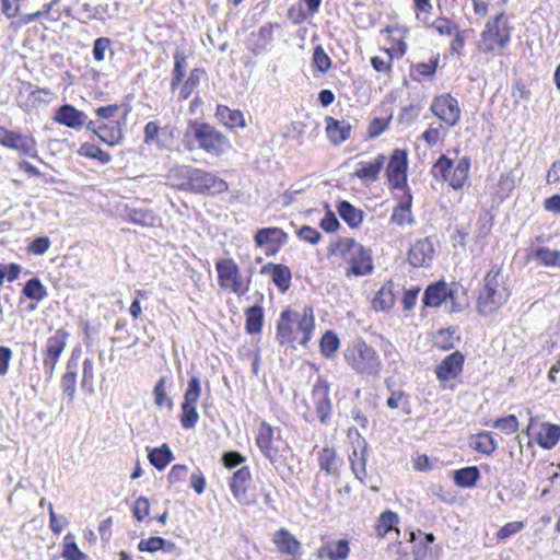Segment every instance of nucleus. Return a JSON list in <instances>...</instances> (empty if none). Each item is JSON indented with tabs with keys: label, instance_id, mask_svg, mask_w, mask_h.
Here are the masks:
<instances>
[{
	"label": "nucleus",
	"instance_id": "nucleus-54",
	"mask_svg": "<svg viewBox=\"0 0 560 560\" xmlns=\"http://www.w3.org/2000/svg\"><path fill=\"white\" fill-rule=\"evenodd\" d=\"M440 35L451 36L459 31L456 23L447 18L440 16L435 19L431 25Z\"/></svg>",
	"mask_w": 560,
	"mask_h": 560
},
{
	"label": "nucleus",
	"instance_id": "nucleus-33",
	"mask_svg": "<svg viewBox=\"0 0 560 560\" xmlns=\"http://www.w3.org/2000/svg\"><path fill=\"white\" fill-rule=\"evenodd\" d=\"M479 478L480 472L476 466L464 467L454 471V481L462 488L474 487Z\"/></svg>",
	"mask_w": 560,
	"mask_h": 560
},
{
	"label": "nucleus",
	"instance_id": "nucleus-43",
	"mask_svg": "<svg viewBox=\"0 0 560 560\" xmlns=\"http://www.w3.org/2000/svg\"><path fill=\"white\" fill-rule=\"evenodd\" d=\"M77 364L70 360L67 365V372L63 374L61 378V388L62 392L73 398L75 394V384H77V373H75Z\"/></svg>",
	"mask_w": 560,
	"mask_h": 560
},
{
	"label": "nucleus",
	"instance_id": "nucleus-13",
	"mask_svg": "<svg viewBox=\"0 0 560 560\" xmlns=\"http://www.w3.org/2000/svg\"><path fill=\"white\" fill-rule=\"evenodd\" d=\"M54 119L58 124L74 130H79L82 127L86 128V124L89 122L88 116L70 104L60 106L56 110Z\"/></svg>",
	"mask_w": 560,
	"mask_h": 560
},
{
	"label": "nucleus",
	"instance_id": "nucleus-31",
	"mask_svg": "<svg viewBox=\"0 0 560 560\" xmlns=\"http://www.w3.org/2000/svg\"><path fill=\"white\" fill-rule=\"evenodd\" d=\"M398 515L392 511H385L377 520L375 530L378 537H385L387 534L399 535L396 528Z\"/></svg>",
	"mask_w": 560,
	"mask_h": 560
},
{
	"label": "nucleus",
	"instance_id": "nucleus-5",
	"mask_svg": "<svg viewBox=\"0 0 560 560\" xmlns=\"http://www.w3.org/2000/svg\"><path fill=\"white\" fill-rule=\"evenodd\" d=\"M256 443L260 452L276 469L284 465L288 446L280 439L273 438V429L265 421L258 427Z\"/></svg>",
	"mask_w": 560,
	"mask_h": 560
},
{
	"label": "nucleus",
	"instance_id": "nucleus-9",
	"mask_svg": "<svg viewBox=\"0 0 560 560\" xmlns=\"http://www.w3.org/2000/svg\"><path fill=\"white\" fill-rule=\"evenodd\" d=\"M187 191L195 194H222L228 190V183L213 173L195 168Z\"/></svg>",
	"mask_w": 560,
	"mask_h": 560
},
{
	"label": "nucleus",
	"instance_id": "nucleus-42",
	"mask_svg": "<svg viewBox=\"0 0 560 560\" xmlns=\"http://www.w3.org/2000/svg\"><path fill=\"white\" fill-rule=\"evenodd\" d=\"M395 303V296L390 285H383L372 301L375 311L389 310Z\"/></svg>",
	"mask_w": 560,
	"mask_h": 560
},
{
	"label": "nucleus",
	"instance_id": "nucleus-25",
	"mask_svg": "<svg viewBox=\"0 0 560 560\" xmlns=\"http://www.w3.org/2000/svg\"><path fill=\"white\" fill-rule=\"evenodd\" d=\"M385 155L378 154L374 162H361L354 172V176L362 180L375 182L385 163Z\"/></svg>",
	"mask_w": 560,
	"mask_h": 560
},
{
	"label": "nucleus",
	"instance_id": "nucleus-57",
	"mask_svg": "<svg viewBox=\"0 0 560 560\" xmlns=\"http://www.w3.org/2000/svg\"><path fill=\"white\" fill-rule=\"evenodd\" d=\"M164 544V538L159 536L150 537L149 539H141L138 544V549L141 552H156L161 550Z\"/></svg>",
	"mask_w": 560,
	"mask_h": 560
},
{
	"label": "nucleus",
	"instance_id": "nucleus-44",
	"mask_svg": "<svg viewBox=\"0 0 560 560\" xmlns=\"http://www.w3.org/2000/svg\"><path fill=\"white\" fill-rule=\"evenodd\" d=\"M203 74L205 71L200 68H195L190 71L179 92V97L182 100H187L191 95L192 91L199 85L200 79Z\"/></svg>",
	"mask_w": 560,
	"mask_h": 560
},
{
	"label": "nucleus",
	"instance_id": "nucleus-24",
	"mask_svg": "<svg viewBox=\"0 0 560 560\" xmlns=\"http://www.w3.org/2000/svg\"><path fill=\"white\" fill-rule=\"evenodd\" d=\"M288 235L279 228L260 229L255 234V243L262 247L269 244L283 245L287 243Z\"/></svg>",
	"mask_w": 560,
	"mask_h": 560
},
{
	"label": "nucleus",
	"instance_id": "nucleus-3",
	"mask_svg": "<svg viewBox=\"0 0 560 560\" xmlns=\"http://www.w3.org/2000/svg\"><path fill=\"white\" fill-rule=\"evenodd\" d=\"M512 27L504 19L503 13L489 20L481 32L479 50L485 54L500 55L511 40Z\"/></svg>",
	"mask_w": 560,
	"mask_h": 560
},
{
	"label": "nucleus",
	"instance_id": "nucleus-40",
	"mask_svg": "<svg viewBox=\"0 0 560 560\" xmlns=\"http://www.w3.org/2000/svg\"><path fill=\"white\" fill-rule=\"evenodd\" d=\"M534 258L546 267L560 268V250L551 249L549 247H538L534 249Z\"/></svg>",
	"mask_w": 560,
	"mask_h": 560
},
{
	"label": "nucleus",
	"instance_id": "nucleus-48",
	"mask_svg": "<svg viewBox=\"0 0 560 560\" xmlns=\"http://www.w3.org/2000/svg\"><path fill=\"white\" fill-rule=\"evenodd\" d=\"M23 293L31 300L40 301L43 300L47 292L42 282L37 278L30 279L24 288Z\"/></svg>",
	"mask_w": 560,
	"mask_h": 560
},
{
	"label": "nucleus",
	"instance_id": "nucleus-29",
	"mask_svg": "<svg viewBox=\"0 0 560 560\" xmlns=\"http://www.w3.org/2000/svg\"><path fill=\"white\" fill-rule=\"evenodd\" d=\"M560 440V425L542 423L537 434L538 444L545 450H551Z\"/></svg>",
	"mask_w": 560,
	"mask_h": 560
},
{
	"label": "nucleus",
	"instance_id": "nucleus-2",
	"mask_svg": "<svg viewBox=\"0 0 560 560\" xmlns=\"http://www.w3.org/2000/svg\"><path fill=\"white\" fill-rule=\"evenodd\" d=\"M345 360L362 376L376 377L382 370L381 358L376 350L363 340H357L346 349Z\"/></svg>",
	"mask_w": 560,
	"mask_h": 560
},
{
	"label": "nucleus",
	"instance_id": "nucleus-22",
	"mask_svg": "<svg viewBox=\"0 0 560 560\" xmlns=\"http://www.w3.org/2000/svg\"><path fill=\"white\" fill-rule=\"evenodd\" d=\"M447 298L453 299L452 290L448 289L446 283L439 282L427 288L423 294V303L429 307H438L445 302Z\"/></svg>",
	"mask_w": 560,
	"mask_h": 560
},
{
	"label": "nucleus",
	"instance_id": "nucleus-61",
	"mask_svg": "<svg viewBox=\"0 0 560 560\" xmlns=\"http://www.w3.org/2000/svg\"><path fill=\"white\" fill-rule=\"evenodd\" d=\"M15 150L21 151L24 155L35 158L37 155L36 141L27 136H23Z\"/></svg>",
	"mask_w": 560,
	"mask_h": 560
},
{
	"label": "nucleus",
	"instance_id": "nucleus-20",
	"mask_svg": "<svg viewBox=\"0 0 560 560\" xmlns=\"http://www.w3.org/2000/svg\"><path fill=\"white\" fill-rule=\"evenodd\" d=\"M327 137L334 144H340L350 138L351 125L346 120H337L330 116L326 117Z\"/></svg>",
	"mask_w": 560,
	"mask_h": 560
},
{
	"label": "nucleus",
	"instance_id": "nucleus-32",
	"mask_svg": "<svg viewBox=\"0 0 560 560\" xmlns=\"http://www.w3.org/2000/svg\"><path fill=\"white\" fill-rule=\"evenodd\" d=\"M338 213L341 219L350 226L357 228L363 221V211L357 209L349 201H340L338 205Z\"/></svg>",
	"mask_w": 560,
	"mask_h": 560
},
{
	"label": "nucleus",
	"instance_id": "nucleus-27",
	"mask_svg": "<svg viewBox=\"0 0 560 560\" xmlns=\"http://www.w3.org/2000/svg\"><path fill=\"white\" fill-rule=\"evenodd\" d=\"M294 324H296V336L299 337V342L303 346H306L308 340L311 339L312 330L314 328V316L313 311H304V314L300 316L298 314V319L293 317Z\"/></svg>",
	"mask_w": 560,
	"mask_h": 560
},
{
	"label": "nucleus",
	"instance_id": "nucleus-23",
	"mask_svg": "<svg viewBox=\"0 0 560 560\" xmlns=\"http://www.w3.org/2000/svg\"><path fill=\"white\" fill-rule=\"evenodd\" d=\"M317 553L319 558L346 560L350 553L349 541L347 539L328 541L318 549Z\"/></svg>",
	"mask_w": 560,
	"mask_h": 560
},
{
	"label": "nucleus",
	"instance_id": "nucleus-39",
	"mask_svg": "<svg viewBox=\"0 0 560 560\" xmlns=\"http://www.w3.org/2000/svg\"><path fill=\"white\" fill-rule=\"evenodd\" d=\"M456 341H459V337L456 335V330L453 328L440 329L433 336V343L441 350H450L455 347Z\"/></svg>",
	"mask_w": 560,
	"mask_h": 560
},
{
	"label": "nucleus",
	"instance_id": "nucleus-12",
	"mask_svg": "<svg viewBox=\"0 0 560 560\" xmlns=\"http://www.w3.org/2000/svg\"><path fill=\"white\" fill-rule=\"evenodd\" d=\"M86 129L93 131L103 142L115 145L120 142L122 131L117 121L98 122V120H89Z\"/></svg>",
	"mask_w": 560,
	"mask_h": 560
},
{
	"label": "nucleus",
	"instance_id": "nucleus-11",
	"mask_svg": "<svg viewBox=\"0 0 560 560\" xmlns=\"http://www.w3.org/2000/svg\"><path fill=\"white\" fill-rule=\"evenodd\" d=\"M407 152L401 149L393 151L387 165V177L394 188H402L407 182Z\"/></svg>",
	"mask_w": 560,
	"mask_h": 560
},
{
	"label": "nucleus",
	"instance_id": "nucleus-55",
	"mask_svg": "<svg viewBox=\"0 0 560 560\" xmlns=\"http://www.w3.org/2000/svg\"><path fill=\"white\" fill-rule=\"evenodd\" d=\"M390 221L398 225L411 224L413 222V218L411 214L410 206L399 205V207L394 210L390 217Z\"/></svg>",
	"mask_w": 560,
	"mask_h": 560
},
{
	"label": "nucleus",
	"instance_id": "nucleus-53",
	"mask_svg": "<svg viewBox=\"0 0 560 560\" xmlns=\"http://www.w3.org/2000/svg\"><path fill=\"white\" fill-rule=\"evenodd\" d=\"M199 419L196 405L182 404L180 423L185 429H191L196 425Z\"/></svg>",
	"mask_w": 560,
	"mask_h": 560
},
{
	"label": "nucleus",
	"instance_id": "nucleus-63",
	"mask_svg": "<svg viewBox=\"0 0 560 560\" xmlns=\"http://www.w3.org/2000/svg\"><path fill=\"white\" fill-rule=\"evenodd\" d=\"M62 557L66 560H89L88 556L79 549L75 542H67L65 545Z\"/></svg>",
	"mask_w": 560,
	"mask_h": 560
},
{
	"label": "nucleus",
	"instance_id": "nucleus-41",
	"mask_svg": "<svg viewBox=\"0 0 560 560\" xmlns=\"http://www.w3.org/2000/svg\"><path fill=\"white\" fill-rule=\"evenodd\" d=\"M66 338L67 334L63 330H57L54 336L48 338L45 354L59 359L66 347Z\"/></svg>",
	"mask_w": 560,
	"mask_h": 560
},
{
	"label": "nucleus",
	"instance_id": "nucleus-35",
	"mask_svg": "<svg viewBox=\"0 0 560 560\" xmlns=\"http://www.w3.org/2000/svg\"><path fill=\"white\" fill-rule=\"evenodd\" d=\"M477 452L491 455L495 448L498 447V444L492 435L491 432L485 431L476 434L472 438L471 444H470Z\"/></svg>",
	"mask_w": 560,
	"mask_h": 560
},
{
	"label": "nucleus",
	"instance_id": "nucleus-38",
	"mask_svg": "<svg viewBox=\"0 0 560 560\" xmlns=\"http://www.w3.org/2000/svg\"><path fill=\"white\" fill-rule=\"evenodd\" d=\"M264 323V311L261 306L254 305L246 311V330L248 334L261 331Z\"/></svg>",
	"mask_w": 560,
	"mask_h": 560
},
{
	"label": "nucleus",
	"instance_id": "nucleus-50",
	"mask_svg": "<svg viewBox=\"0 0 560 560\" xmlns=\"http://www.w3.org/2000/svg\"><path fill=\"white\" fill-rule=\"evenodd\" d=\"M339 339L332 331H326L320 340V351L326 358H331L339 348Z\"/></svg>",
	"mask_w": 560,
	"mask_h": 560
},
{
	"label": "nucleus",
	"instance_id": "nucleus-15",
	"mask_svg": "<svg viewBox=\"0 0 560 560\" xmlns=\"http://www.w3.org/2000/svg\"><path fill=\"white\" fill-rule=\"evenodd\" d=\"M434 255V246L429 237L418 240L409 249L408 260L413 267H424Z\"/></svg>",
	"mask_w": 560,
	"mask_h": 560
},
{
	"label": "nucleus",
	"instance_id": "nucleus-62",
	"mask_svg": "<svg viewBox=\"0 0 560 560\" xmlns=\"http://www.w3.org/2000/svg\"><path fill=\"white\" fill-rule=\"evenodd\" d=\"M133 515L138 521H143L150 512V503L145 497H140L136 500L133 509Z\"/></svg>",
	"mask_w": 560,
	"mask_h": 560
},
{
	"label": "nucleus",
	"instance_id": "nucleus-14",
	"mask_svg": "<svg viewBox=\"0 0 560 560\" xmlns=\"http://www.w3.org/2000/svg\"><path fill=\"white\" fill-rule=\"evenodd\" d=\"M252 475L247 466H242L233 472L230 480V488L234 499L243 505L250 503L247 495V488L250 482Z\"/></svg>",
	"mask_w": 560,
	"mask_h": 560
},
{
	"label": "nucleus",
	"instance_id": "nucleus-28",
	"mask_svg": "<svg viewBox=\"0 0 560 560\" xmlns=\"http://www.w3.org/2000/svg\"><path fill=\"white\" fill-rule=\"evenodd\" d=\"M168 128H161L156 121H149L144 126L143 130V141L145 144H156L158 147H165V137L166 135L172 136V132L167 130Z\"/></svg>",
	"mask_w": 560,
	"mask_h": 560
},
{
	"label": "nucleus",
	"instance_id": "nucleus-34",
	"mask_svg": "<svg viewBox=\"0 0 560 560\" xmlns=\"http://www.w3.org/2000/svg\"><path fill=\"white\" fill-rule=\"evenodd\" d=\"M51 95H52L51 91L47 88L35 89V90L31 91V103H23L22 102L23 92L20 91L19 95L16 97V101H18L19 106L22 109L28 112V110H32L33 108L37 107L38 104L48 102V100L50 98Z\"/></svg>",
	"mask_w": 560,
	"mask_h": 560
},
{
	"label": "nucleus",
	"instance_id": "nucleus-59",
	"mask_svg": "<svg viewBox=\"0 0 560 560\" xmlns=\"http://www.w3.org/2000/svg\"><path fill=\"white\" fill-rule=\"evenodd\" d=\"M50 528L54 533L60 534L63 528L68 525V521L65 516H58L55 511L52 503H48Z\"/></svg>",
	"mask_w": 560,
	"mask_h": 560
},
{
	"label": "nucleus",
	"instance_id": "nucleus-58",
	"mask_svg": "<svg viewBox=\"0 0 560 560\" xmlns=\"http://www.w3.org/2000/svg\"><path fill=\"white\" fill-rule=\"evenodd\" d=\"M384 51L386 57L374 56L371 59V65L377 72L387 73L392 68L393 56L388 49H385Z\"/></svg>",
	"mask_w": 560,
	"mask_h": 560
},
{
	"label": "nucleus",
	"instance_id": "nucleus-30",
	"mask_svg": "<svg viewBox=\"0 0 560 560\" xmlns=\"http://www.w3.org/2000/svg\"><path fill=\"white\" fill-rule=\"evenodd\" d=\"M217 117L229 128H237L245 126L243 113L238 109H230L228 106L218 105Z\"/></svg>",
	"mask_w": 560,
	"mask_h": 560
},
{
	"label": "nucleus",
	"instance_id": "nucleus-7",
	"mask_svg": "<svg viewBox=\"0 0 560 560\" xmlns=\"http://www.w3.org/2000/svg\"><path fill=\"white\" fill-rule=\"evenodd\" d=\"M194 137L199 148L213 156L222 155L230 148L228 138L208 124L196 125Z\"/></svg>",
	"mask_w": 560,
	"mask_h": 560
},
{
	"label": "nucleus",
	"instance_id": "nucleus-37",
	"mask_svg": "<svg viewBox=\"0 0 560 560\" xmlns=\"http://www.w3.org/2000/svg\"><path fill=\"white\" fill-rule=\"evenodd\" d=\"M195 167L179 165L170 170L168 178L176 185L179 189L186 190L188 189V183H190V177H192V172Z\"/></svg>",
	"mask_w": 560,
	"mask_h": 560
},
{
	"label": "nucleus",
	"instance_id": "nucleus-49",
	"mask_svg": "<svg viewBox=\"0 0 560 560\" xmlns=\"http://www.w3.org/2000/svg\"><path fill=\"white\" fill-rule=\"evenodd\" d=\"M201 394V385H200V378L198 376H192L189 382L188 386L184 394V401L182 404L187 405H197Z\"/></svg>",
	"mask_w": 560,
	"mask_h": 560
},
{
	"label": "nucleus",
	"instance_id": "nucleus-36",
	"mask_svg": "<svg viewBox=\"0 0 560 560\" xmlns=\"http://www.w3.org/2000/svg\"><path fill=\"white\" fill-rule=\"evenodd\" d=\"M148 458L156 469L163 470L173 459V454L167 444L154 447L149 452Z\"/></svg>",
	"mask_w": 560,
	"mask_h": 560
},
{
	"label": "nucleus",
	"instance_id": "nucleus-10",
	"mask_svg": "<svg viewBox=\"0 0 560 560\" xmlns=\"http://www.w3.org/2000/svg\"><path fill=\"white\" fill-rule=\"evenodd\" d=\"M431 112L451 127L455 126L460 119L458 102L451 94L434 97Z\"/></svg>",
	"mask_w": 560,
	"mask_h": 560
},
{
	"label": "nucleus",
	"instance_id": "nucleus-17",
	"mask_svg": "<svg viewBox=\"0 0 560 560\" xmlns=\"http://www.w3.org/2000/svg\"><path fill=\"white\" fill-rule=\"evenodd\" d=\"M313 395L317 398L316 415L323 424H327L331 413L329 386L326 383L318 382L313 388Z\"/></svg>",
	"mask_w": 560,
	"mask_h": 560
},
{
	"label": "nucleus",
	"instance_id": "nucleus-45",
	"mask_svg": "<svg viewBox=\"0 0 560 560\" xmlns=\"http://www.w3.org/2000/svg\"><path fill=\"white\" fill-rule=\"evenodd\" d=\"M366 442L365 440L358 441V446L353 448L352 453L349 456L351 469L354 474L358 471L357 469H360L361 465L362 467L366 466Z\"/></svg>",
	"mask_w": 560,
	"mask_h": 560
},
{
	"label": "nucleus",
	"instance_id": "nucleus-56",
	"mask_svg": "<svg viewBox=\"0 0 560 560\" xmlns=\"http://www.w3.org/2000/svg\"><path fill=\"white\" fill-rule=\"evenodd\" d=\"M313 62L314 66L320 71L326 72L330 69L331 60L328 55L325 52L322 46H316L313 52Z\"/></svg>",
	"mask_w": 560,
	"mask_h": 560
},
{
	"label": "nucleus",
	"instance_id": "nucleus-52",
	"mask_svg": "<svg viewBox=\"0 0 560 560\" xmlns=\"http://www.w3.org/2000/svg\"><path fill=\"white\" fill-rule=\"evenodd\" d=\"M492 427L499 429L505 434H512L518 430V421L516 416L509 415L506 417L495 419L492 422Z\"/></svg>",
	"mask_w": 560,
	"mask_h": 560
},
{
	"label": "nucleus",
	"instance_id": "nucleus-64",
	"mask_svg": "<svg viewBox=\"0 0 560 560\" xmlns=\"http://www.w3.org/2000/svg\"><path fill=\"white\" fill-rule=\"evenodd\" d=\"M498 187H499L498 194H500V196L502 198L508 197L509 194L514 188V178H513L512 174L511 173H502L500 175Z\"/></svg>",
	"mask_w": 560,
	"mask_h": 560
},
{
	"label": "nucleus",
	"instance_id": "nucleus-8",
	"mask_svg": "<svg viewBox=\"0 0 560 560\" xmlns=\"http://www.w3.org/2000/svg\"><path fill=\"white\" fill-rule=\"evenodd\" d=\"M219 285L224 290L242 295L248 291V285H243L240 269L231 258L221 259L215 265Z\"/></svg>",
	"mask_w": 560,
	"mask_h": 560
},
{
	"label": "nucleus",
	"instance_id": "nucleus-18",
	"mask_svg": "<svg viewBox=\"0 0 560 560\" xmlns=\"http://www.w3.org/2000/svg\"><path fill=\"white\" fill-rule=\"evenodd\" d=\"M464 355L455 351L447 355L436 368V376L441 381L455 378L463 370Z\"/></svg>",
	"mask_w": 560,
	"mask_h": 560
},
{
	"label": "nucleus",
	"instance_id": "nucleus-1",
	"mask_svg": "<svg viewBox=\"0 0 560 560\" xmlns=\"http://www.w3.org/2000/svg\"><path fill=\"white\" fill-rule=\"evenodd\" d=\"M483 288L477 300V310L483 316L495 313L510 298L506 277L498 266H492L483 279Z\"/></svg>",
	"mask_w": 560,
	"mask_h": 560
},
{
	"label": "nucleus",
	"instance_id": "nucleus-51",
	"mask_svg": "<svg viewBox=\"0 0 560 560\" xmlns=\"http://www.w3.org/2000/svg\"><path fill=\"white\" fill-rule=\"evenodd\" d=\"M165 384L166 378L161 377L158 383L154 386L153 395H154V402L159 407L166 406L170 410L173 409V401L171 398L167 397L166 390H165Z\"/></svg>",
	"mask_w": 560,
	"mask_h": 560
},
{
	"label": "nucleus",
	"instance_id": "nucleus-16",
	"mask_svg": "<svg viewBox=\"0 0 560 560\" xmlns=\"http://www.w3.org/2000/svg\"><path fill=\"white\" fill-rule=\"evenodd\" d=\"M298 319V313L287 310L281 313L277 326V340L280 345L291 343L294 340L299 341L294 326V319Z\"/></svg>",
	"mask_w": 560,
	"mask_h": 560
},
{
	"label": "nucleus",
	"instance_id": "nucleus-46",
	"mask_svg": "<svg viewBox=\"0 0 560 560\" xmlns=\"http://www.w3.org/2000/svg\"><path fill=\"white\" fill-rule=\"evenodd\" d=\"M78 152L82 156L90 158V159H95V160L100 161L103 164L108 163L110 161V159H112L109 153L103 151L97 145L89 143V142H85V143L81 144V147H80Z\"/></svg>",
	"mask_w": 560,
	"mask_h": 560
},
{
	"label": "nucleus",
	"instance_id": "nucleus-4",
	"mask_svg": "<svg viewBox=\"0 0 560 560\" xmlns=\"http://www.w3.org/2000/svg\"><path fill=\"white\" fill-rule=\"evenodd\" d=\"M337 248L343 260L351 266L347 276H365L373 270L372 257L360 243L345 238L337 244Z\"/></svg>",
	"mask_w": 560,
	"mask_h": 560
},
{
	"label": "nucleus",
	"instance_id": "nucleus-26",
	"mask_svg": "<svg viewBox=\"0 0 560 560\" xmlns=\"http://www.w3.org/2000/svg\"><path fill=\"white\" fill-rule=\"evenodd\" d=\"M318 465L327 475H338L340 460L337 453L331 447H324L317 452Z\"/></svg>",
	"mask_w": 560,
	"mask_h": 560
},
{
	"label": "nucleus",
	"instance_id": "nucleus-60",
	"mask_svg": "<svg viewBox=\"0 0 560 560\" xmlns=\"http://www.w3.org/2000/svg\"><path fill=\"white\" fill-rule=\"evenodd\" d=\"M110 47V39L107 37H100L94 42L93 45V58L95 61H103L105 59V52Z\"/></svg>",
	"mask_w": 560,
	"mask_h": 560
},
{
	"label": "nucleus",
	"instance_id": "nucleus-21",
	"mask_svg": "<svg viewBox=\"0 0 560 560\" xmlns=\"http://www.w3.org/2000/svg\"><path fill=\"white\" fill-rule=\"evenodd\" d=\"M272 541L278 551L290 556L300 553V541L285 528H281L273 534Z\"/></svg>",
	"mask_w": 560,
	"mask_h": 560
},
{
	"label": "nucleus",
	"instance_id": "nucleus-19",
	"mask_svg": "<svg viewBox=\"0 0 560 560\" xmlns=\"http://www.w3.org/2000/svg\"><path fill=\"white\" fill-rule=\"evenodd\" d=\"M260 272L262 275H270L272 282L281 292L289 289L292 276L288 266L268 262L261 268Z\"/></svg>",
	"mask_w": 560,
	"mask_h": 560
},
{
	"label": "nucleus",
	"instance_id": "nucleus-6",
	"mask_svg": "<svg viewBox=\"0 0 560 560\" xmlns=\"http://www.w3.org/2000/svg\"><path fill=\"white\" fill-rule=\"evenodd\" d=\"M469 168L470 161L467 158H462L457 164H454L451 159L442 155L434 163L432 173L434 177H441L447 182L452 188L460 189L468 178Z\"/></svg>",
	"mask_w": 560,
	"mask_h": 560
},
{
	"label": "nucleus",
	"instance_id": "nucleus-47",
	"mask_svg": "<svg viewBox=\"0 0 560 560\" xmlns=\"http://www.w3.org/2000/svg\"><path fill=\"white\" fill-rule=\"evenodd\" d=\"M128 218L131 222L141 226H155L158 221L153 212L149 210L131 209L128 212Z\"/></svg>",
	"mask_w": 560,
	"mask_h": 560
}]
</instances>
